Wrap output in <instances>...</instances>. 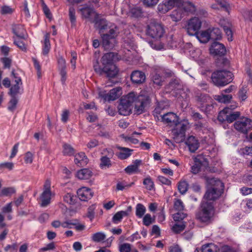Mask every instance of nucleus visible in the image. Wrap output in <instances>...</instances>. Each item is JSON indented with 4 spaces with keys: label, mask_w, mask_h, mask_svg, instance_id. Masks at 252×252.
I'll use <instances>...</instances> for the list:
<instances>
[{
    "label": "nucleus",
    "mask_w": 252,
    "mask_h": 252,
    "mask_svg": "<svg viewBox=\"0 0 252 252\" xmlns=\"http://www.w3.org/2000/svg\"><path fill=\"white\" fill-rule=\"evenodd\" d=\"M49 35L50 34L49 33H46L44 35V41L42 49V53L44 55L48 54L50 49Z\"/></svg>",
    "instance_id": "nucleus-36"
},
{
    "label": "nucleus",
    "mask_w": 252,
    "mask_h": 252,
    "mask_svg": "<svg viewBox=\"0 0 252 252\" xmlns=\"http://www.w3.org/2000/svg\"><path fill=\"white\" fill-rule=\"evenodd\" d=\"M96 208V205L93 204L88 209L87 217L92 221L94 218V210Z\"/></svg>",
    "instance_id": "nucleus-50"
},
{
    "label": "nucleus",
    "mask_w": 252,
    "mask_h": 252,
    "mask_svg": "<svg viewBox=\"0 0 252 252\" xmlns=\"http://www.w3.org/2000/svg\"><path fill=\"white\" fill-rule=\"evenodd\" d=\"M178 93L183 99H186L189 96L190 91L188 88H185L180 90Z\"/></svg>",
    "instance_id": "nucleus-54"
},
{
    "label": "nucleus",
    "mask_w": 252,
    "mask_h": 252,
    "mask_svg": "<svg viewBox=\"0 0 252 252\" xmlns=\"http://www.w3.org/2000/svg\"><path fill=\"white\" fill-rule=\"evenodd\" d=\"M195 35L199 41L203 43H206L211 39L209 29L197 32Z\"/></svg>",
    "instance_id": "nucleus-27"
},
{
    "label": "nucleus",
    "mask_w": 252,
    "mask_h": 252,
    "mask_svg": "<svg viewBox=\"0 0 252 252\" xmlns=\"http://www.w3.org/2000/svg\"><path fill=\"white\" fill-rule=\"evenodd\" d=\"M129 13L131 16L137 18L142 15V11L140 7L134 6L130 8Z\"/></svg>",
    "instance_id": "nucleus-39"
},
{
    "label": "nucleus",
    "mask_w": 252,
    "mask_h": 252,
    "mask_svg": "<svg viewBox=\"0 0 252 252\" xmlns=\"http://www.w3.org/2000/svg\"><path fill=\"white\" fill-rule=\"evenodd\" d=\"M12 32L13 33L19 38L23 39L25 38V34L26 33V31L22 25H13Z\"/></svg>",
    "instance_id": "nucleus-28"
},
{
    "label": "nucleus",
    "mask_w": 252,
    "mask_h": 252,
    "mask_svg": "<svg viewBox=\"0 0 252 252\" xmlns=\"http://www.w3.org/2000/svg\"><path fill=\"white\" fill-rule=\"evenodd\" d=\"M210 35V38L212 40H219L221 38V32L220 30L217 28H209Z\"/></svg>",
    "instance_id": "nucleus-35"
},
{
    "label": "nucleus",
    "mask_w": 252,
    "mask_h": 252,
    "mask_svg": "<svg viewBox=\"0 0 252 252\" xmlns=\"http://www.w3.org/2000/svg\"><path fill=\"white\" fill-rule=\"evenodd\" d=\"M185 228V224H175L172 228V230L176 233H179L183 231Z\"/></svg>",
    "instance_id": "nucleus-55"
},
{
    "label": "nucleus",
    "mask_w": 252,
    "mask_h": 252,
    "mask_svg": "<svg viewBox=\"0 0 252 252\" xmlns=\"http://www.w3.org/2000/svg\"><path fill=\"white\" fill-rule=\"evenodd\" d=\"M74 153L73 148L69 144H64L63 145V154L66 156H72Z\"/></svg>",
    "instance_id": "nucleus-45"
},
{
    "label": "nucleus",
    "mask_w": 252,
    "mask_h": 252,
    "mask_svg": "<svg viewBox=\"0 0 252 252\" xmlns=\"http://www.w3.org/2000/svg\"><path fill=\"white\" fill-rule=\"evenodd\" d=\"M201 178L205 180L207 189H223L224 188V184L217 178L209 176L206 173H203Z\"/></svg>",
    "instance_id": "nucleus-8"
},
{
    "label": "nucleus",
    "mask_w": 252,
    "mask_h": 252,
    "mask_svg": "<svg viewBox=\"0 0 252 252\" xmlns=\"http://www.w3.org/2000/svg\"><path fill=\"white\" fill-rule=\"evenodd\" d=\"M87 158L84 153L81 152L75 155L74 162L78 166H82L86 163Z\"/></svg>",
    "instance_id": "nucleus-32"
},
{
    "label": "nucleus",
    "mask_w": 252,
    "mask_h": 252,
    "mask_svg": "<svg viewBox=\"0 0 252 252\" xmlns=\"http://www.w3.org/2000/svg\"><path fill=\"white\" fill-rule=\"evenodd\" d=\"M131 80L134 84H141L145 80V74L140 71L135 70L131 74Z\"/></svg>",
    "instance_id": "nucleus-20"
},
{
    "label": "nucleus",
    "mask_w": 252,
    "mask_h": 252,
    "mask_svg": "<svg viewBox=\"0 0 252 252\" xmlns=\"http://www.w3.org/2000/svg\"><path fill=\"white\" fill-rule=\"evenodd\" d=\"M99 29L100 33L103 30H108V33H101L102 44L105 48H113L116 43L115 38L119 33L117 27L114 24L108 23L106 21L101 20L100 21Z\"/></svg>",
    "instance_id": "nucleus-3"
},
{
    "label": "nucleus",
    "mask_w": 252,
    "mask_h": 252,
    "mask_svg": "<svg viewBox=\"0 0 252 252\" xmlns=\"http://www.w3.org/2000/svg\"><path fill=\"white\" fill-rule=\"evenodd\" d=\"M215 209L213 202L203 201L200 210L196 213V219L200 222L206 224L210 223L213 220Z\"/></svg>",
    "instance_id": "nucleus-4"
},
{
    "label": "nucleus",
    "mask_w": 252,
    "mask_h": 252,
    "mask_svg": "<svg viewBox=\"0 0 252 252\" xmlns=\"http://www.w3.org/2000/svg\"><path fill=\"white\" fill-rule=\"evenodd\" d=\"M92 175V172L90 170L84 168L78 171L76 176L81 180H87L91 177Z\"/></svg>",
    "instance_id": "nucleus-29"
},
{
    "label": "nucleus",
    "mask_w": 252,
    "mask_h": 252,
    "mask_svg": "<svg viewBox=\"0 0 252 252\" xmlns=\"http://www.w3.org/2000/svg\"><path fill=\"white\" fill-rule=\"evenodd\" d=\"M161 121L170 126L178 123V116L174 113L168 112L160 115Z\"/></svg>",
    "instance_id": "nucleus-15"
},
{
    "label": "nucleus",
    "mask_w": 252,
    "mask_h": 252,
    "mask_svg": "<svg viewBox=\"0 0 252 252\" xmlns=\"http://www.w3.org/2000/svg\"><path fill=\"white\" fill-rule=\"evenodd\" d=\"M147 34L153 38L159 39L163 36L165 33L163 26L160 23L153 21L150 23L147 27Z\"/></svg>",
    "instance_id": "nucleus-7"
},
{
    "label": "nucleus",
    "mask_w": 252,
    "mask_h": 252,
    "mask_svg": "<svg viewBox=\"0 0 252 252\" xmlns=\"http://www.w3.org/2000/svg\"><path fill=\"white\" fill-rule=\"evenodd\" d=\"M77 194L80 200L87 201L93 197L94 192L92 190H77Z\"/></svg>",
    "instance_id": "nucleus-24"
},
{
    "label": "nucleus",
    "mask_w": 252,
    "mask_h": 252,
    "mask_svg": "<svg viewBox=\"0 0 252 252\" xmlns=\"http://www.w3.org/2000/svg\"><path fill=\"white\" fill-rule=\"evenodd\" d=\"M69 18L70 21L72 25H75L76 23L75 9L72 5H69Z\"/></svg>",
    "instance_id": "nucleus-43"
},
{
    "label": "nucleus",
    "mask_w": 252,
    "mask_h": 252,
    "mask_svg": "<svg viewBox=\"0 0 252 252\" xmlns=\"http://www.w3.org/2000/svg\"><path fill=\"white\" fill-rule=\"evenodd\" d=\"M116 148L120 150V152L116 153V155L121 159H125L129 157L133 151V150L120 146H117Z\"/></svg>",
    "instance_id": "nucleus-21"
},
{
    "label": "nucleus",
    "mask_w": 252,
    "mask_h": 252,
    "mask_svg": "<svg viewBox=\"0 0 252 252\" xmlns=\"http://www.w3.org/2000/svg\"><path fill=\"white\" fill-rule=\"evenodd\" d=\"M79 11L81 13L83 18L88 19L91 22L97 24V15L93 8L85 5L82 8H80Z\"/></svg>",
    "instance_id": "nucleus-12"
},
{
    "label": "nucleus",
    "mask_w": 252,
    "mask_h": 252,
    "mask_svg": "<svg viewBox=\"0 0 252 252\" xmlns=\"http://www.w3.org/2000/svg\"><path fill=\"white\" fill-rule=\"evenodd\" d=\"M248 91V88L247 86L246 85H244L242 86L241 88H240L238 93V95L239 99L241 101H245L248 97L247 92Z\"/></svg>",
    "instance_id": "nucleus-38"
},
{
    "label": "nucleus",
    "mask_w": 252,
    "mask_h": 252,
    "mask_svg": "<svg viewBox=\"0 0 252 252\" xmlns=\"http://www.w3.org/2000/svg\"><path fill=\"white\" fill-rule=\"evenodd\" d=\"M122 94V90L120 87L113 88L108 94H101V96L105 101H113L117 99Z\"/></svg>",
    "instance_id": "nucleus-16"
},
{
    "label": "nucleus",
    "mask_w": 252,
    "mask_h": 252,
    "mask_svg": "<svg viewBox=\"0 0 252 252\" xmlns=\"http://www.w3.org/2000/svg\"><path fill=\"white\" fill-rule=\"evenodd\" d=\"M33 155L31 152H27L24 158L25 162L27 163H32L33 160Z\"/></svg>",
    "instance_id": "nucleus-64"
},
{
    "label": "nucleus",
    "mask_w": 252,
    "mask_h": 252,
    "mask_svg": "<svg viewBox=\"0 0 252 252\" xmlns=\"http://www.w3.org/2000/svg\"><path fill=\"white\" fill-rule=\"evenodd\" d=\"M169 6V8L172 9L176 6L177 8L180 7L182 0H166Z\"/></svg>",
    "instance_id": "nucleus-51"
},
{
    "label": "nucleus",
    "mask_w": 252,
    "mask_h": 252,
    "mask_svg": "<svg viewBox=\"0 0 252 252\" xmlns=\"http://www.w3.org/2000/svg\"><path fill=\"white\" fill-rule=\"evenodd\" d=\"M14 167V164L10 162H6L0 163V169H3L6 168L9 170L13 169Z\"/></svg>",
    "instance_id": "nucleus-59"
},
{
    "label": "nucleus",
    "mask_w": 252,
    "mask_h": 252,
    "mask_svg": "<svg viewBox=\"0 0 252 252\" xmlns=\"http://www.w3.org/2000/svg\"><path fill=\"white\" fill-rule=\"evenodd\" d=\"M232 108H229L228 107L225 108L222 111H221L218 115V119L219 121L223 122L225 121H227V114L228 113V111L231 109H233L237 107L236 105L234 106H232Z\"/></svg>",
    "instance_id": "nucleus-34"
},
{
    "label": "nucleus",
    "mask_w": 252,
    "mask_h": 252,
    "mask_svg": "<svg viewBox=\"0 0 252 252\" xmlns=\"http://www.w3.org/2000/svg\"><path fill=\"white\" fill-rule=\"evenodd\" d=\"M180 7L182 8V11H183L185 15L188 13H192L196 10L195 5L189 1H182Z\"/></svg>",
    "instance_id": "nucleus-23"
},
{
    "label": "nucleus",
    "mask_w": 252,
    "mask_h": 252,
    "mask_svg": "<svg viewBox=\"0 0 252 252\" xmlns=\"http://www.w3.org/2000/svg\"><path fill=\"white\" fill-rule=\"evenodd\" d=\"M204 167L205 173L215 172L216 170L208 166V161L203 156L199 155L194 159V164L191 167V172L193 174L198 173L201 168Z\"/></svg>",
    "instance_id": "nucleus-6"
},
{
    "label": "nucleus",
    "mask_w": 252,
    "mask_h": 252,
    "mask_svg": "<svg viewBox=\"0 0 252 252\" xmlns=\"http://www.w3.org/2000/svg\"><path fill=\"white\" fill-rule=\"evenodd\" d=\"M133 184V182L130 184H128L126 182H119L117 185V189H124L126 188H131Z\"/></svg>",
    "instance_id": "nucleus-56"
},
{
    "label": "nucleus",
    "mask_w": 252,
    "mask_h": 252,
    "mask_svg": "<svg viewBox=\"0 0 252 252\" xmlns=\"http://www.w3.org/2000/svg\"><path fill=\"white\" fill-rule=\"evenodd\" d=\"M168 5V4L166 0L164 2L159 4L158 6V11L161 13H165L167 12L169 10H171Z\"/></svg>",
    "instance_id": "nucleus-47"
},
{
    "label": "nucleus",
    "mask_w": 252,
    "mask_h": 252,
    "mask_svg": "<svg viewBox=\"0 0 252 252\" xmlns=\"http://www.w3.org/2000/svg\"><path fill=\"white\" fill-rule=\"evenodd\" d=\"M221 27L225 32L226 36H227V39L229 41H231L233 40V33L232 31V25L228 22L222 21L221 23Z\"/></svg>",
    "instance_id": "nucleus-25"
},
{
    "label": "nucleus",
    "mask_w": 252,
    "mask_h": 252,
    "mask_svg": "<svg viewBox=\"0 0 252 252\" xmlns=\"http://www.w3.org/2000/svg\"><path fill=\"white\" fill-rule=\"evenodd\" d=\"M215 98L216 100L220 103H228L232 98L231 94H225L220 93V94L215 95Z\"/></svg>",
    "instance_id": "nucleus-33"
},
{
    "label": "nucleus",
    "mask_w": 252,
    "mask_h": 252,
    "mask_svg": "<svg viewBox=\"0 0 252 252\" xmlns=\"http://www.w3.org/2000/svg\"><path fill=\"white\" fill-rule=\"evenodd\" d=\"M11 96L12 98L9 102L8 109L10 111H13L16 108V105L18 102V100L16 98V96Z\"/></svg>",
    "instance_id": "nucleus-52"
},
{
    "label": "nucleus",
    "mask_w": 252,
    "mask_h": 252,
    "mask_svg": "<svg viewBox=\"0 0 252 252\" xmlns=\"http://www.w3.org/2000/svg\"><path fill=\"white\" fill-rule=\"evenodd\" d=\"M220 248L216 245L209 243L204 245L201 248V252H219Z\"/></svg>",
    "instance_id": "nucleus-31"
},
{
    "label": "nucleus",
    "mask_w": 252,
    "mask_h": 252,
    "mask_svg": "<svg viewBox=\"0 0 252 252\" xmlns=\"http://www.w3.org/2000/svg\"><path fill=\"white\" fill-rule=\"evenodd\" d=\"M233 126L238 131L247 134L252 128V121L249 118L243 117L235 122Z\"/></svg>",
    "instance_id": "nucleus-9"
},
{
    "label": "nucleus",
    "mask_w": 252,
    "mask_h": 252,
    "mask_svg": "<svg viewBox=\"0 0 252 252\" xmlns=\"http://www.w3.org/2000/svg\"><path fill=\"white\" fill-rule=\"evenodd\" d=\"M148 100V97L145 95H137L134 92H130L121 99L118 106L119 112L122 115H128L131 112L132 104L134 103L135 112L140 114L144 112Z\"/></svg>",
    "instance_id": "nucleus-1"
},
{
    "label": "nucleus",
    "mask_w": 252,
    "mask_h": 252,
    "mask_svg": "<svg viewBox=\"0 0 252 252\" xmlns=\"http://www.w3.org/2000/svg\"><path fill=\"white\" fill-rule=\"evenodd\" d=\"M155 221V218H152L151 215L149 214H146L143 219V224L145 226H148L151 224L154 223Z\"/></svg>",
    "instance_id": "nucleus-44"
},
{
    "label": "nucleus",
    "mask_w": 252,
    "mask_h": 252,
    "mask_svg": "<svg viewBox=\"0 0 252 252\" xmlns=\"http://www.w3.org/2000/svg\"><path fill=\"white\" fill-rule=\"evenodd\" d=\"M146 209L142 204L138 203L136 206V215L139 218H141L145 213Z\"/></svg>",
    "instance_id": "nucleus-40"
},
{
    "label": "nucleus",
    "mask_w": 252,
    "mask_h": 252,
    "mask_svg": "<svg viewBox=\"0 0 252 252\" xmlns=\"http://www.w3.org/2000/svg\"><path fill=\"white\" fill-rule=\"evenodd\" d=\"M105 238V234L101 232L95 233L92 237V240L97 243L103 241Z\"/></svg>",
    "instance_id": "nucleus-42"
},
{
    "label": "nucleus",
    "mask_w": 252,
    "mask_h": 252,
    "mask_svg": "<svg viewBox=\"0 0 252 252\" xmlns=\"http://www.w3.org/2000/svg\"><path fill=\"white\" fill-rule=\"evenodd\" d=\"M221 190H207L204 196L205 201L210 202L211 201H215L218 199L221 194Z\"/></svg>",
    "instance_id": "nucleus-19"
},
{
    "label": "nucleus",
    "mask_w": 252,
    "mask_h": 252,
    "mask_svg": "<svg viewBox=\"0 0 252 252\" xmlns=\"http://www.w3.org/2000/svg\"><path fill=\"white\" fill-rule=\"evenodd\" d=\"M184 16H185L184 13L182 11V8L180 7L177 8L170 14L171 18L175 22L180 21Z\"/></svg>",
    "instance_id": "nucleus-30"
},
{
    "label": "nucleus",
    "mask_w": 252,
    "mask_h": 252,
    "mask_svg": "<svg viewBox=\"0 0 252 252\" xmlns=\"http://www.w3.org/2000/svg\"><path fill=\"white\" fill-rule=\"evenodd\" d=\"M210 51L211 54L222 56L225 54L226 49L223 44L214 42L210 47Z\"/></svg>",
    "instance_id": "nucleus-17"
},
{
    "label": "nucleus",
    "mask_w": 252,
    "mask_h": 252,
    "mask_svg": "<svg viewBox=\"0 0 252 252\" xmlns=\"http://www.w3.org/2000/svg\"><path fill=\"white\" fill-rule=\"evenodd\" d=\"M14 43L15 45H16L19 49L21 50L24 51L26 50V48L25 44L24 42L21 40V38L18 39H14Z\"/></svg>",
    "instance_id": "nucleus-58"
},
{
    "label": "nucleus",
    "mask_w": 252,
    "mask_h": 252,
    "mask_svg": "<svg viewBox=\"0 0 252 252\" xmlns=\"http://www.w3.org/2000/svg\"><path fill=\"white\" fill-rule=\"evenodd\" d=\"M117 59V54L112 52L106 53L101 58L103 67H100L98 62H96L94 64V69L99 74L105 73L108 77H114L118 72L117 67L114 64V62Z\"/></svg>",
    "instance_id": "nucleus-2"
},
{
    "label": "nucleus",
    "mask_w": 252,
    "mask_h": 252,
    "mask_svg": "<svg viewBox=\"0 0 252 252\" xmlns=\"http://www.w3.org/2000/svg\"><path fill=\"white\" fill-rule=\"evenodd\" d=\"M196 100L199 106L202 110H210L212 105L209 104L211 102V98L205 94H200L196 96Z\"/></svg>",
    "instance_id": "nucleus-13"
},
{
    "label": "nucleus",
    "mask_w": 252,
    "mask_h": 252,
    "mask_svg": "<svg viewBox=\"0 0 252 252\" xmlns=\"http://www.w3.org/2000/svg\"><path fill=\"white\" fill-rule=\"evenodd\" d=\"M172 133L175 136L183 135L185 131L189 128V123L188 120H183L173 126Z\"/></svg>",
    "instance_id": "nucleus-14"
},
{
    "label": "nucleus",
    "mask_w": 252,
    "mask_h": 252,
    "mask_svg": "<svg viewBox=\"0 0 252 252\" xmlns=\"http://www.w3.org/2000/svg\"><path fill=\"white\" fill-rule=\"evenodd\" d=\"M187 216V214L182 211H178L177 213L173 215V219L175 221H180L184 219Z\"/></svg>",
    "instance_id": "nucleus-48"
},
{
    "label": "nucleus",
    "mask_w": 252,
    "mask_h": 252,
    "mask_svg": "<svg viewBox=\"0 0 252 252\" xmlns=\"http://www.w3.org/2000/svg\"><path fill=\"white\" fill-rule=\"evenodd\" d=\"M152 80L154 84L161 86L164 81V77L162 75L160 72H156L152 76Z\"/></svg>",
    "instance_id": "nucleus-37"
},
{
    "label": "nucleus",
    "mask_w": 252,
    "mask_h": 252,
    "mask_svg": "<svg viewBox=\"0 0 252 252\" xmlns=\"http://www.w3.org/2000/svg\"><path fill=\"white\" fill-rule=\"evenodd\" d=\"M131 210V207L129 206L126 211H121L117 212L112 218V221L114 223L120 222L124 217L127 216Z\"/></svg>",
    "instance_id": "nucleus-26"
},
{
    "label": "nucleus",
    "mask_w": 252,
    "mask_h": 252,
    "mask_svg": "<svg viewBox=\"0 0 252 252\" xmlns=\"http://www.w3.org/2000/svg\"><path fill=\"white\" fill-rule=\"evenodd\" d=\"M215 0L222 8H223L226 11H228L229 4L225 0Z\"/></svg>",
    "instance_id": "nucleus-60"
},
{
    "label": "nucleus",
    "mask_w": 252,
    "mask_h": 252,
    "mask_svg": "<svg viewBox=\"0 0 252 252\" xmlns=\"http://www.w3.org/2000/svg\"><path fill=\"white\" fill-rule=\"evenodd\" d=\"M12 74L15 78L14 84L11 87L8 94L10 96H16L18 94L23 93L22 82L21 78L17 76L14 71L12 72Z\"/></svg>",
    "instance_id": "nucleus-11"
},
{
    "label": "nucleus",
    "mask_w": 252,
    "mask_h": 252,
    "mask_svg": "<svg viewBox=\"0 0 252 252\" xmlns=\"http://www.w3.org/2000/svg\"><path fill=\"white\" fill-rule=\"evenodd\" d=\"M201 27V22L197 17L190 19L187 26V31L190 35H196Z\"/></svg>",
    "instance_id": "nucleus-10"
},
{
    "label": "nucleus",
    "mask_w": 252,
    "mask_h": 252,
    "mask_svg": "<svg viewBox=\"0 0 252 252\" xmlns=\"http://www.w3.org/2000/svg\"><path fill=\"white\" fill-rule=\"evenodd\" d=\"M189 187V183L184 179L181 180L178 183V189H188Z\"/></svg>",
    "instance_id": "nucleus-63"
},
{
    "label": "nucleus",
    "mask_w": 252,
    "mask_h": 252,
    "mask_svg": "<svg viewBox=\"0 0 252 252\" xmlns=\"http://www.w3.org/2000/svg\"><path fill=\"white\" fill-rule=\"evenodd\" d=\"M131 249V245L128 243L123 244L119 247L120 252H130Z\"/></svg>",
    "instance_id": "nucleus-57"
},
{
    "label": "nucleus",
    "mask_w": 252,
    "mask_h": 252,
    "mask_svg": "<svg viewBox=\"0 0 252 252\" xmlns=\"http://www.w3.org/2000/svg\"><path fill=\"white\" fill-rule=\"evenodd\" d=\"M76 200V197L70 193H67L64 196V201L69 204H73Z\"/></svg>",
    "instance_id": "nucleus-53"
},
{
    "label": "nucleus",
    "mask_w": 252,
    "mask_h": 252,
    "mask_svg": "<svg viewBox=\"0 0 252 252\" xmlns=\"http://www.w3.org/2000/svg\"><path fill=\"white\" fill-rule=\"evenodd\" d=\"M53 195L51 190H44L40 196L41 207H46L50 203L51 196Z\"/></svg>",
    "instance_id": "nucleus-22"
},
{
    "label": "nucleus",
    "mask_w": 252,
    "mask_h": 252,
    "mask_svg": "<svg viewBox=\"0 0 252 252\" xmlns=\"http://www.w3.org/2000/svg\"><path fill=\"white\" fill-rule=\"evenodd\" d=\"M71 59L70 60V63L71 67L74 70L76 68V61L77 59V53L74 51L71 52Z\"/></svg>",
    "instance_id": "nucleus-61"
},
{
    "label": "nucleus",
    "mask_w": 252,
    "mask_h": 252,
    "mask_svg": "<svg viewBox=\"0 0 252 252\" xmlns=\"http://www.w3.org/2000/svg\"><path fill=\"white\" fill-rule=\"evenodd\" d=\"M228 111V113L227 114V122L228 123H232L236 120L240 115L239 112H235L231 113Z\"/></svg>",
    "instance_id": "nucleus-46"
},
{
    "label": "nucleus",
    "mask_w": 252,
    "mask_h": 252,
    "mask_svg": "<svg viewBox=\"0 0 252 252\" xmlns=\"http://www.w3.org/2000/svg\"><path fill=\"white\" fill-rule=\"evenodd\" d=\"M174 209L179 212L184 210L183 203L180 199H175L174 202Z\"/></svg>",
    "instance_id": "nucleus-49"
},
{
    "label": "nucleus",
    "mask_w": 252,
    "mask_h": 252,
    "mask_svg": "<svg viewBox=\"0 0 252 252\" xmlns=\"http://www.w3.org/2000/svg\"><path fill=\"white\" fill-rule=\"evenodd\" d=\"M233 74L229 71L220 70L212 74L211 79L213 84L218 87H223L232 81Z\"/></svg>",
    "instance_id": "nucleus-5"
},
{
    "label": "nucleus",
    "mask_w": 252,
    "mask_h": 252,
    "mask_svg": "<svg viewBox=\"0 0 252 252\" xmlns=\"http://www.w3.org/2000/svg\"><path fill=\"white\" fill-rule=\"evenodd\" d=\"M13 12V9L9 6L4 5L1 7V13L2 14H9Z\"/></svg>",
    "instance_id": "nucleus-62"
},
{
    "label": "nucleus",
    "mask_w": 252,
    "mask_h": 252,
    "mask_svg": "<svg viewBox=\"0 0 252 252\" xmlns=\"http://www.w3.org/2000/svg\"><path fill=\"white\" fill-rule=\"evenodd\" d=\"M111 166L110 158L106 156H103L100 158V167L101 168H109Z\"/></svg>",
    "instance_id": "nucleus-41"
},
{
    "label": "nucleus",
    "mask_w": 252,
    "mask_h": 252,
    "mask_svg": "<svg viewBox=\"0 0 252 252\" xmlns=\"http://www.w3.org/2000/svg\"><path fill=\"white\" fill-rule=\"evenodd\" d=\"M185 144L191 153H194L199 146L198 140L193 136H189L185 141Z\"/></svg>",
    "instance_id": "nucleus-18"
}]
</instances>
